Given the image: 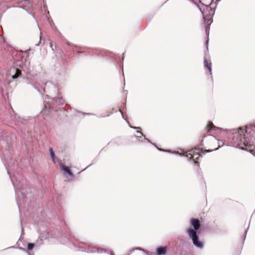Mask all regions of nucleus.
Here are the masks:
<instances>
[{
  "label": "nucleus",
  "instance_id": "obj_8",
  "mask_svg": "<svg viewBox=\"0 0 255 255\" xmlns=\"http://www.w3.org/2000/svg\"><path fill=\"white\" fill-rule=\"evenodd\" d=\"M49 152H50V156L51 157V158H52V160H53V161L54 162H55V155H54V153L52 150V149L51 148H49Z\"/></svg>",
  "mask_w": 255,
  "mask_h": 255
},
{
  "label": "nucleus",
  "instance_id": "obj_9",
  "mask_svg": "<svg viewBox=\"0 0 255 255\" xmlns=\"http://www.w3.org/2000/svg\"><path fill=\"white\" fill-rule=\"evenodd\" d=\"M20 74V71H19L18 70L16 69V73L15 75L12 76V78L13 79H16L18 76Z\"/></svg>",
  "mask_w": 255,
  "mask_h": 255
},
{
  "label": "nucleus",
  "instance_id": "obj_18",
  "mask_svg": "<svg viewBox=\"0 0 255 255\" xmlns=\"http://www.w3.org/2000/svg\"><path fill=\"white\" fill-rule=\"evenodd\" d=\"M250 153H251L252 155H253L254 156H255V155H254V154L253 153V151H252V150H251V151H250Z\"/></svg>",
  "mask_w": 255,
  "mask_h": 255
},
{
  "label": "nucleus",
  "instance_id": "obj_17",
  "mask_svg": "<svg viewBox=\"0 0 255 255\" xmlns=\"http://www.w3.org/2000/svg\"><path fill=\"white\" fill-rule=\"evenodd\" d=\"M33 87L34 88V89H36V90L38 92H39V93H40V92L39 89H38L37 88H35L34 86H33Z\"/></svg>",
  "mask_w": 255,
  "mask_h": 255
},
{
  "label": "nucleus",
  "instance_id": "obj_12",
  "mask_svg": "<svg viewBox=\"0 0 255 255\" xmlns=\"http://www.w3.org/2000/svg\"><path fill=\"white\" fill-rule=\"evenodd\" d=\"M137 132L141 134L142 136L144 137V138L145 140H147L148 142H150V140L149 139H148L147 138H146L145 137V136L143 134V133L140 131L138 130V131H137Z\"/></svg>",
  "mask_w": 255,
  "mask_h": 255
},
{
  "label": "nucleus",
  "instance_id": "obj_5",
  "mask_svg": "<svg viewBox=\"0 0 255 255\" xmlns=\"http://www.w3.org/2000/svg\"><path fill=\"white\" fill-rule=\"evenodd\" d=\"M189 152H190L188 153H186L185 154H183V155L179 153L178 152H177V153H178L180 156H186L187 157H189L190 158L192 159L194 157V156L193 154L195 153V150L192 149V150H190Z\"/></svg>",
  "mask_w": 255,
  "mask_h": 255
},
{
  "label": "nucleus",
  "instance_id": "obj_21",
  "mask_svg": "<svg viewBox=\"0 0 255 255\" xmlns=\"http://www.w3.org/2000/svg\"><path fill=\"white\" fill-rule=\"evenodd\" d=\"M217 149H218V148H216V149H214L213 150H216Z\"/></svg>",
  "mask_w": 255,
  "mask_h": 255
},
{
  "label": "nucleus",
  "instance_id": "obj_10",
  "mask_svg": "<svg viewBox=\"0 0 255 255\" xmlns=\"http://www.w3.org/2000/svg\"><path fill=\"white\" fill-rule=\"evenodd\" d=\"M34 245L33 243H28L27 244V249L29 251H31L33 249Z\"/></svg>",
  "mask_w": 255,
  "mask_h": 255
},
{
  "label": "nucleus",
  "instance_id": "obj_22",
  "mask_svg": "<svg viewBox=\"0 0 255 255\" xmlns=\"http://www.w3.org/2000/svg\"><path fill=\"white\" fill-rule=\"evenodd\" d=\"M39 43L38 44H36V45L38 46V45H39Z\"/></svg>",
  "mask_w": 255,
  "mask_h": 255
},
{
  "label": "nucleus",
  "instance_id": "obj_3",
  "mask_svg": "<svg viewBox=\"0 0 255 255\" xmlns=\"http://www.w3.org/2000/svg\"><path fill=\"white\" fill-rule=\"evenodd\" d=\"M190 221L191 224L193 227V231L197 232V231L200 228V227L199 220L197 219H191Z\"/></svg>",
  "mask_w": 255,
  "mask_h": 255
},
{
  "label": "nucleus",
  "instance_id": "obj_20",
  "mask_svg": "<svg viewBox=\"0 0 255 255\" xmlns=\"http://www.w3.org/2000/svg\"><path fill=\"white\" fill-rule=\"evenodd\" d=\"M131 128H136V127H130Z\"/></svg>",
  "mask_w": 255,
  "mask_h": 255
},
{
  "label": "nucleus",
  "instance_id": "obj_7",
  "mask_svg": "<svg viewBox=\"0 0 255 255\" xmlns=\"http://www.w3.org/2000/svg\"><path fill=\"white\" fill-rule=\"evenodd\" d=\"M204 66L208 68L210 74H211V64L209 63L206 59L204 60Z\"/></svg>",
  "mask_w": 255,
  "mask_h": 255
},
{
  "label": "nucleus",
  "instance_id": "obj_14",
  "mask_svg": "<svg viewBox=\"0 0 255 255\" xmlns=\"http://www.w3.org/2000/svg\"><path fill=\"white\" fill-rule=\"evenodd\" d=\"M208 42H209V39H207V40L206 41L207 49H208Z\"/></svg>",
  "mask_w": 255,
  "mask_h": 255
},
{
  "label": "nucleus",
  "instance_id": "obj_15",
  "mask_svg": "<svg viewBox=\"0 0 255 255\" xmlns=\"http://www.w3.org/2000/svg\"><path fill=\"white\" fill-rule=\"evenodd\" d=\"M212 150H205V153H208V152H211Z\"/></svg>",
  "mask_w": 255,
  "mask_h": 255
},
{
  "label": "nucleus",
  "instance_id": "obj_4",
  "mask_svg": "<svg viewBox=\"0 0 255 255\" xmlns=\"http://www.w3.org/2000/svg\"><path fill=\"white\" fill-rule=\"evenodd\" d=\"M157 255H166L167 249L166 247L160 246L156 249Z\"/></svg>",
  "mask_w": 255,
  "mask_h": 255
},
{
  "label": "nucleus",
  "instance_id": "obj_2",
  "mask_svg": "<svg viewBox=\"0 0 255 255\" xmlns=\"http://www.w3.org/2000/svg\"><path fill=\"white\" fill-rule=\"evenodd\" d=\"M186 233L189 238L192 240L193 244L197 248L202 249L204 248V243L199 240L197 232L193 231L191 228H188L186 230Z\"/></svg>",
  "mask_w": 255,
  "mask_h": 255
},
{
  "label": "nucleus",
  "instance_id": "obj_13",
  "mask_svg": "<svg viewBox=\"0 0 255 255\" xmlns=\"http://www.w3.org/2000/svg\"><path fill=\"white\" fill-rule=\"evenodd\" d=\"M210 127L211 129H214L215 128V127L213 126L212 124L210 125Z\"/></svg>",
  "mask_w": 255,
  "mask_h": 255
},
{
  "label": "nucleus",
  "instance_id": "obj_23",
  "mask_svg": "<svg viewBox=\"0 0 255 255\" xmlns=\"http://www.w3.org/2000/svg\"><path fill=\"white\" fill-rule=\"evenodd\" d=\"M27 0H24V1H27Z\"/></svg>",
  "mask_w": 255,
  "mask_h": 255
},
{
  "label": "nucleus",
  "instance_id": "obj_1",
  "mask_svg": "<svg viewBox=\"0 0 255 255\" xmlns=\"http://www.w3.org/2000/svg\"><path fill=\"white\" fill-rule=\"evenodd\" d=\"M220 0H216L215 3ZM214 0H211L210 1L207 2L206 3L201 4V6L199 7V9L203 14L205 24L206 25H210L212 22V16L215 13V7L214 6Z\"/></svg>",
  "mask_w": 255,
  "mask_h": 255
},
{
  "label": "nucleus",
  "instance_id": "obj_6",
  "mask_svg": "<svg viewBox=\"0 0 255 255\" xmlns=\"http://www.w3.org/2000/svg\"><path fill=\"white\" fill-rule=\"evenodd\" d=\"M60 166L61 168L64 171H65L70 176L73 177V174L71 173L70 169H68L66 166L63 164H60Z\"/></svg>",
  "mask_w": 255,
  "mask_h": 255
},
{
  "label": "nucleus",
  "instance_id": "obj_19",
  "mask_svg": "<svg viewBox=\"0 0 255 255\" xmlns=\"http://www.w3.org/2000/svg\"><path fill=\"white\" fill-rule=\"evenodd\" d=\"M194 163H195V164H197V165H198V166H199V164H198V163L196 161H194Z\"/></svg>",
  "mask_w": 255,
  "mask_h": 255
},
{
  "label": "nucleus",
  "instance_id": "obj_16",
  "mask_svg": "<svg viewBox=\"0 0 255 255\" xmlns=\"http://www.w3.org/2000/svg\"><path fill=\"white\" fill-rule=\"evenodd\" d=\"M158 149L160 151H167V150H163V149H161L160 148H158Z\"/></svg>",
  "mask_w": 255,
  "mask_h": 255
},
{
  "label": "nucleus",
  "instance_id": "obj_11",
  "mask_svg": "<svg viewBox=\"0 0 255 255\" xmlns=\"http://www.w3.org/2000/svg\"><path fill=\"white\" fill-rule=\"evenodd\" d=\"M135 250H138V251H144V250H143V249H141V248H135V249H133V250H131V251H130V253L128 254V255H130V254H132V253L134 251H135Z\"/></svg>",
  "mask_w": 255,
  "mask_h": 255
},
{
  "label": "nucleus",
  "instance_id": "obj_24",
  "mask_svg": "<svg viewBox=\"0 0 255 255\" xmlns=\"http://www.w3.org/2000/svg\"><path fill=\"white\" fill-rule=\"evenodd\" d=\"M111 255H112V254Z\"/></svg>",
  "mask_w": 255,
  "mask_h": 255
}]
</instances>
